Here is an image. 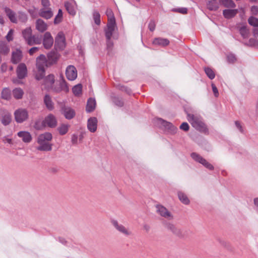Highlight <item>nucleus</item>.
<instances>
[{
	"label": "nucleus",
	"mask_w": 258,
	"mask_h": 258,
	"mask_svg": "<svg viewBox=\"0 0 258 258\" xmlns=\"http://www.w3.org/2000/svg\"><path fill=\"white\" fill-rule=\"evenodd\" d=\"M187 9L186 8H179L176 9L175 11L184 14L187 13Z\"/></svg>",
	"instance_id": "bf43d9fd"
},
{
	"label": "nucleus",
	"mask_w": 258,
	"mask_h": 258,
	"mask_svg": "<svg viewBox=\"0 0 258 258\" xmlns=\"http://www.w3.org/2000/svg\"><path fill=\"white\" fill-rule=\"evenodd\" d=\"M38 50H39V47H33L31 48L29 50V53L30 55H33L34 53H35L36 52H37Z\"/></svg>",
	"instance_id": "6e6d98bb"
},
{
	"label": "nucleus",
	"mask_w": 258,
	"mask_h": 258,
	"mask_svg": "<svg viewBox=\"0 0 258 258\" xmlns=\"http://www.w3.org/2000/svg\"><path fill=\"white\" fill-rule=\"evenodd\" d=\"M16 73L19 79H22L25 78L27 74V69L26 64L24 63H20L17 67Z\"/></svg>",
	"instance_id": "1a4fd4ad"
},
{
	"label": "nucleus",
	"mask_w": 258,
	"mask_h": 258,
	"mask_svg": "<svg viewBox=\"0 0 258 258\" xmlns=\"http://www.w3.org/2000/svg\"><path fill=\"white\" fill-rule=\"evenodd\" d=\"M66 38L62 32L58 33L55 38V47L56 49L63 50L66 47Z\"/></svg>",
	"instance_id": "20e7f679"
},
{
	"label": "nucleus",
	"mask_w": 258,
	"mask_h": 258,
	"mask_svg": "<svg viewBox=\"0 0 258 258\" xmlns=\"http://www.w3.org/2000/svg\"><path fill=\"white\" fill-rule=\"evenodd\" d=\"M17 135L25 143H30L32 139L31 135L28 132L21 131L18 133Z\"/></svg>",
	"instance_id": "aec40b11"
},
{
	"label": "nucleus",
	"mask_w": 258,
	"mask_h": 258,
	"mask_svg": "<svg viewBox=\"0 0 258 258\" xmlns=\"http://www.w3.org/2000/svg\"><path fill=\"white\" fill-rule=\"evenodd\" d=\"M53 38L49 32L45 33L43 36V44L45 49H50L53 44Z\"/></svg>",
	"instance_id": "0eeeda50"
},
{
	"label": "nucleus",
	"mask_w": 258,
	"mask_h": 258,
	"mask_svg": "<svg viewBox=\"0 0 258 258\" xmlns=\"http://www.w3.org/2000/svg\"><path fill=\"white\" fill-rule=\"evenodd\" d=\"M82 87L81 84H78L73 88V92L76 96L80 95L82 93Z\"/></svg>",
	"instance_id": "79ce46f5"
},
{
	"label": "nucleus",
	"mask_w": 258,
	"mask_h": 258,
	"mask_svg": "<svg viewBox=\"0 0 258 258\" xmlns=\"http://www.w3.org/2000/svg\"><path fill=\"white\" fill-rule=\"evenodd\" d=\"M41 42V39L38 36L33 35L32 36L28 39L27 43L29 45H33L35 44H39Z\"/></svg>",
	"instance_id": "393cba45"
},
{
	"label": "nucleus",
	"mask_w": 258,
	"mask_h": 258,
	"mask_svg": "<svg viewBox=\"0 0 258 258\" xmlns=\"http://www.w3.org/2000/svg\"><path fill=\"white\" fill-rule=\"evenodd\" d=\"M5 12L7 16L9 18L10 20L14 23H17V18L16 16V14L10 9L6 8L5 9Z\"/></svg>",
	"instance_id": "5701e85b"
},
{
	"label": "nucleus",
	"mask_w": 258,
	"mask_h": 258,
	"mask_svg": "<svg viewBox=\"0 0 258 258\" xmlns=\"http://www.w3.org/2000/svg\"><path fill=\"white\" fill-rule=\"evenodd\" d=\"M112 224L118 231L125 235L128 236L131 234V232L128 229L126 228L122 225L119 224L116 221L113 220Z\"/></svg>",
	"instance_id": "4468645a"
},
{
	"label": "nucleus",
	"mask_w": 258,
	"mask_h": 258,
	"mask_svg": "<svg viewBox=\"0 0 258 258\" xmlns=\"http://www.w3.org/2000/svg\"><path fill=\"white\" fill-rule=\"evenodd\" d=\"M23 36L26 41L31 36L32 30L31 28H27L22 31Z\"/></svg>",
	"instance_id": "58836bf2"
},
{
	"label": "nucleus",
	"mask_w": 258,
	"mask_h": 258,
	"mask_svg": "<svg viewBox=\"0 0 258 258\" xmlns=\"http://www.w3.org/2000/svg\"><path fill=\"white\" fill-rule=\"evenodd\" d=\"M13 34H14V30L13 29H11L6 36V39L8 41H10L13 40Z\"/></svg>",
	"instance_id": "603ef678"
},
{
	"label": "nucleus",
	"mask_w": 258,
	"mask_h": 258,
	"mask_svg": "<svg viewBox=\"0 0 258 258\" xmlns=\"http://www.w3.org/2000/svg\"><path fill=\"white\" fill-rule=\"evenodd\" d=\"M156 210L158 214L166 219L171 220L173 218L172 214L163 206L157 205Z\"/></svg>",
	"instance_id": "423d86ee"
},
{
	"label": "nucleus",
	"mask_w": 258,
	"mask_h": 258,
	"mask_svg": "<svg viewBox=\"0 0 258 258\" xmlns=\"http://www.w3.org/2000/svg\"><path fill=\"white\" fill-rule=\"evenodd\" d=\"M205 72L207 76L211 80L213 79L215 77V75L214 72V71L209 68H205Z\"/></svg>",
	"instance_id": "a18cd8bd"
},
{
	"label": "nucleus",
	"mask_w": 258,
	"mask_h": 258,
	"mask_svg": "<svg viewBox=\"0 0 258 258\" xmlns=\"http://www.w3.org/2000/svg\"><path fill=\"white\" fill-rule=\"evenodd\" d=\"M106 14L108 18V22H115L113 13L110 9H107Z\"/></svg>",
	"instance_id": "a19ab883"
},
{
	"label": "nucleus",
	"mask_w": 258,
	"mask_h": 258,
	"mask_svg": "<svg viewBox=\"0 0 258 258\" xmlns=\"http://www.w3.org/2000/svg\"><path fill=\"white\" fill-rule=\"evenodd\" d=\"M239 32L242 37L244 38L248 37L249 31L245 26L241 27L239 29Z\"/></svg>",
	"instance_id": "37998d69"
},
{
	"label": "nucleus",
	"mask_w": 258,
	"mask_h": 258,
	"mask_svg": "<svg viewBox=\"0 0 258 258\" xmlns=\"http://www.w3.org/2000/svg\"><path fill=\"white\" fill-rule=\"evenodd\" d=\"M113 46L112 42L110 41V40H107V46L108 47H111Z\"/></svg>",
	"instance_id": "774afa93"
},
{
	"label": "nucleus",
	"mask_w": 258,
	"mask_h": 258,
	"mask_svg": "<svg viewBox=\"0 0 258 258\" xmlns=\"http://www.w3.org/2000/svg\"><path fill=\"white\" fill-rule=\"evenodd\" d=\"M191 157L196 162H199L209 170H213L214 166L208 162L205 159L196 153H192L190 155Z\"/></svg>",
	"instance_id": "39448f33"
},
{
	"label": "nucleus",
	"mask_w": 258,
	"mask_h": 258,
	"mask_svg": "<svg viewBox=\"0 0 258 258\" xmlns=\"http://www.w3.org/2000/svg\"><path fill=\"white\" fill-rule=\"evenodd\" d=\"M178 197L179 200L184 204L188 205L189 204V200L187 198V196L181 191L178 192Z\"/></svg>",
	"instance_id": "473e14b6"
},
{
	"label": "nucleus",
	"mask_w": 258,
	"mask_h": 258,
	"mask_svg": "<svg viewBox=\"0 0 258 258\" xmlns=\"http://www.w3.org/2000/svg\"><path fill=\"white\" fill-rule=\"evenodd\" d=\"M62 18V12L61 10L59 9L58 10L57 15L55 16V17L54 18V23L55 24L59 23L61 21Z\"/></svg>",
	"instance_id": "49530a36"
},
{
	"label": "nucleus",
	"mask_w": 258,
	"mask_h": 258,
	"mask_svg": "<svg viewBox=\"0 0 258 258\" xmlns=\"http://www.w3.org/2000/svg\"><path fill=\"white\" fill-rule=\"evenodd\" d=\"M18 17L19 18V20L23 23H25L27 20V16L26 14L22 13V12H19L18 13Z\"/></svg>",
	"instance_id": "8fccbe9b"
},
{
	"label": "nucleus",
	"mask_w": 258,
	"mask_h": 258,
	"mask_svg": "<svg viewBox=\"0 0 258 258\" xmlns=\"http://www.w3.org/2000/svg\"><path fill=\"white\" fill-rule=\"evenodd\" d=\"M236 126L240 130V132H242V127L240 124V122L238 121H235V122Z\"/></svg>",
	"instance_id": "69168bd1"
},
{
	"label": "nucleus",
	"mask_w": 258,
	"mask_h": 258,
	"mask_svg": "<svg viewBox=\"0 0 258 258\" xmlns=\"http://www.w3.org/2000/svg\"><path fill=\"white\" fill-rule=\"evenodd\" d=\"M59 56L60 55L55 51L50 52L47 54L48 63L52 64L56 63L59 59Z\"/></svg>",
	"instance_id": "dca6fc26"
},
{
	"label": "nucleus",
	"mask_w": 258,
	"mask_h": 258,
	"mask_svg": "<svg viewBox=\"0 0 258 258\" xmlns=\"http://www.w3.org/2000/svg\"><path fill=\"white\" fill-rule=\"evenodd\" d=\"M93 19L95 24L97 25H99L101 23L100 21V15L98 12L95 11L93 14Z\"/></svg>",
	"instance_id": "c03bdc74"
},
{
	"label": "nucleus",
	"mask_w": 258,
	"mask_h": 258,
	"mask_svg": "<svg viewBox=\"0 0 258 258\" xmlns=\"http://www.w3.org/2000/svg\"><path fill=\"white\" fill-rule=\"evenodd\" d=\"M44 73L45 70L42 69V70H41L40 69H37V71L35 76L36 79L37 80L42 79L44 76Z\"/></svg>",
	"instance_id": "09e8293b"
},
{
	"label": "nucleus",
	"mask_w": 258,
	"mask_h": 258,
	"mask_svg": "<svg viewBox=\"0 0 258 258\" xmlns=\"http://www.w3.org/2000/svg\"><path fill=\"white\" fill-rule=\"evenodd\" d=\"M9 51L10 49L6 44L3 42L0 43V53H2L4 54H7Z\"/></svg>",
	"instance_id": "ea45409f"
},
{
	"label": "nucleus",
	"mask_w": 258,
	"mask_h": 258,
	"mask_svg": "<svg viewBox=\"0 0 258 258\" xmlns=\"http://www.w3.org/2000/svg\"><path fill=\"white\" fill-rule=\"evenodd\" d=\"M207 8L210 11H216L219 8L218 0H211L207 3Z\"/></svg>",
	"instance_id": "bb28decb"
},
{
	"label": "nucleus",
	"mask_w": 258,
	"mask_h": 258,
	"mask_svg": "<svg viewBox=\"0 0 258 258\" xmlns=\"http://www.w3.org/2000/svg\"><path fill=\"white\" fill-rule=\"evenodd\" d=\"M251 11L252 14L256 15L258 13V7L256 6H253L251 7Z\"/></svg>",
	"instance_id": "13d9d810"
},
{
	"label": "nucleus",
	"mask_w": 258,
	"mask_h": 258,
	"mask_svg": "<svg viewBox=\"0 0 258 258\" xmlns=\"http://www.w3.org/2000/svg\"><path fill=\"white\" fill-rule=\"evenodd\" d=\"M70 126L68 124H62L57 128L60 135H64L67 133Z\"/></svg>",
	"instance_id": "f704fd0d"
},
{
	"label": "nucleus",
	"mask_w": 258,
	"mask_h": 258,
	"mask_svg": "<svg viewBox=\"0 0 258 258\" xmlns=\"http://www.w3.org/2000/svg\"><path fill=\"white\" fill-rule=\"evenodd\" d=\"M44 102L49 110H52L54 108L53 103L51 97L48 95H46L44 98Z\"/></svg>",
	"instance_id": "c756f323"
},
{
	"label": "nucleus",
	"mask_w": 258,
	"mask_h": 258,
	"mask_svg": "<svg viewBox=\"0 0 258 258\" xmlns=\"http://www.w3.org/2000/svg\"><path fill=\"white\" fill-rule=\"evenodd\" d=\"M159 121L162 124V125L165 127L166 128H167L168 129H171L172 131H175L177 130V128L175 126H174L172 123H171L169 122L166 121L162 119H160Z\"/></svg>",
	"instance_id": "e433bc0d"
},
{
	"label": "nucleus",
	"mask_w": 258,
	"mask_h": 258,
	"mask_svg": "<svg viewBox=\"0 0 258 258\" xmlns=\"http://www.w3.org/2000/svg\"><path fill=\"white\" fill-rule=\"evenodd\" d=\"M48 26L42 20L39 19L36 22V29L40 32H43L47 29Z\"/></svg>",
	"instance_id": "6ab92c4d"
},
{
	"label": "nucleus",
	"mask_w": 258,
	"mask_h": 258,
	"mask_svg": "<svg viewBox=\"0 0 258 258\" xmlns=\"http://www.w3.org/2000/svg\"><path fill=\"white\" fill-rule=\"evenodd\" d=\"M11 90L7 88H4L2 92V97L6 100H9L11 98Z\"/></svg>",
	"instance_id": "c9c22d12"
},
{
	"label": "nucleus",
	"mask_w": 258,
	"mask_h": 258,
	"mask_svg": "<svg viewBox=\"0 0 258 258\" xmlns=\"http://www.w3.org/2000/svg\"><path fill=\"white\" fill-rule=\"evenodd\" d=\"M54 90L56 92H59L60 91H64L66 92L69 91V88L67 85V83L62 80L60 83H59V88L58 89H54Z\"/></svg>",
	"instance_id": "72a5a7b5"
},
{
	"label": "nucleus",
	"mask_w": 258,
	"mask_h": 258,
	"mask_svg": "<svg viewBox=\"0 0 258 258\" xmlns=\"http://www.w3.org/2000/svg\"><path fill=\"white\" fill-rule=\"evenodd\" d=\"M39 15L41 17L46 19H49L52 17L53 13L50 9L44 8L40 10Z\"/></svg>",
	"instance_id": "412c9836"
},
{
	"label": "nucleus",
	"mask_w": 258,
	"mask_h": 258,
	"mask_svg": "<svg viewBox=\"0 0 258 258\" xmlns=\"http://www.w3.org/2000/svg\"><path fill=\"white\" fill-rule=\"evenodd\" d=\"M253 35L255 37L258 38V28H254L253 30Z\"/></svg>",
	"instance_id": "338daca9"
},
{
	"label": "nucleus",
	"mask_w": 258,
	"mask_h": 258,
	"mask_svg": "<svg viewBox=\"0 0 258 258\" xmlns=\"http://www.w3.org/2000/svg\"><path fill=\"white\" fill-rule=\"evenodd\" d=\"M212 90H213V92L214 93L215 96L216 97H217L219 96V92H218V89L217 88L216 86L213 84H212Z\"/></svg>",
	"instance_id": "5fc2aeb1"
},
{
	"label": "nucleus",
	"mask_w": 258,
	"mask_h": 258,
	"mask_svg": "<svg viewBox=\"0 0 258 258\" xmlns=\"http://www.w3.org/2000/svg\"><path fill=\"white\" fill-rule=\"evenodd\" d=\"M0 119L5 125L9 124L11 121V114L8 111L0 110Z\"/></svg>",
	"instance_id": "9d476101"
},
{
	"label": "nucleus",
	"mask_w": 258,
	"mask_h": 258,
	"mask_svg": "<svg viewBox=\"0 0 258 258\" xmlns=\"http://www.w3.org/2000/svg\"><path fill=\"white\" fill-rule=\"evenodd\" d=\"M248 23L254 27H258V19L253 17H250L248 20Z\"/></svg>",
	"instance_id": "de8ad7c7"
},
{
	"label": "nucleus",
	"mask_w": 258,
	"mask_h": 258,
	"mask_svg": "<svg viewBox=\"0 0 258 258\" xmlns=\"http://www.w3.org/2000/svg\"><path fill=\"white\" fill-rule=\"evenodd\" d=\"M187 119L191 125L196 130L205 133L208 132L207 126L203 121L200 115L187 113Z\"/></svg>",
	"instance_id": "f03ea898"
},
{
	"label": "nucleus",
	"mask_w": 258,
	"mask_h": 258,
	"mask_svg": "<svg viewBox=\"0 0 258 258\" xmlns=\"http://www.w3.org/2000/svg\"><path fill=\"white\" fill-rule=\"evenodd\" d=\"M12 94L16 99H21L23 96L24 91L20 88H16L13 90Z\"/></svg>",
	"instance_id": "c85d7f7f"
},
{
	"label": "nucleus",
	"mask_w": 258,
	"mask_h": 258,
	"mask_svg": "<svg viewBox=\"0 0 258 258\" xmlns=\"http://www.w3.org/2000/svg\"><path fill=\"white\" fill-rule=\"evenodd\" d=\"M78 137L76 135H73L72 138V142L73 144H76L77 142Z\"/></svg>",
	"instance_id": "0e129e2a"
},
{
	"label": "nucleus",
	"mask_w": 258,
	"mask_h": 258,
	"mask_svg": "<svg viewBox=\"0 0 258 258\" xmlns=\"http://www.w3.org/2000/svg\"><path fill=\"white\" fill-rule=\"evenodd\" d=\"M14 115L16 121L18 123H22L28 118L27 110L23 108H19L16 110L15 111Z\"/></svg>",
	"instance_id": "7ed1b4c3"
},
{
	"label": "nucleus",
	"mask_w": 258,
	"mask_h": 258,
	"mask_svg": "<svg viewBox=\"0 0 258 258\" xmlns=\"http://www.w3.org/2000/svg\"><path fill=\"white\" fill-rule=\"evenodd\" d=\"M44 126L47 125L49 127H53L56 125L57 121L55 117L52 114H49L47 116L44 120L43 121Z\"/></svg>",
	"instance_id": "ddd939ff"
},
{
	"label": "nucleus",
	"mask_w": 258,
	"mask_h": 258,
	"mask_svg": "<svg viewBox=\"0 0 258 258\" xmlns=\"http://www.w3.org/2000/svg\"><path fill=\"white\" fill-rule=\"evenodd\" d=\"M66 75L67 79L70 81L75 80L77 77V71L74 66H69L67 68Z\"/></svg>",
	"instance_id": "6e6552de"
},
{
	"label": "nucleus",
	"mask_w": 258,
	"mask_h": 258,
	"mask_svg": "<svg viewBox=\"0 0 258 258\" xmlns=\"http://www.w3.org/2000/svg\"><path fill=\"white\" fill-rule=\"evenodd\" d=\"M65 7L68 13L74 16L76 14L75 8V3L66 2L65 3Z\"/></svg>",
	"instance_id": "cd10ccee"
},
{
	"label": "nucleus",
	"mask_w": 258,
	"mask_h": 258,
	"mask_svg": "<svg viewBox=\"0 0 258 258\" xmlns=\"http://www.w3.org/2000/svg\"><path fill=\"white\" fill-rule=\"evenodd\" d=\"M115 26V22H107V28L105 30V36L107 40L111 39Z\"/></svg>",
	"instance_id": "9b49d317"
},
{
	"label": "nucleus",
	"mask_w": 258,
	"mask_h": 258,
	"mask_svg": "<svg viewBox=\"0 0 258 258\" xmlns=\"http://www.w3.org/2000/svg\"><path fill=\"white\" fill-rule=\"evenodd\" d=\"M54 83V76L49 75L44 79V85L46 89L52 88Z\"/></svg>",
	"instance_id": "a211bd4d"
},
{
	"label": "nucleus",
	"mask_w": 258,
	"mask_h": 258,
	"mask_svg": "<svg viewBox=\"0 0 258 258\" xmlns=\"http://www.w3.org/2000/svg\"><path fill=\"white\" fill-rule=\"evenodd\" d=\"M165 227L172 231L173 233L176 235L180 234V230L178 229L174 224L171 223H166L165 224Z\"/></svg>",
	"instance_id": "2f4dec72"
},
{
	"label": "nucleus",
	"mask_w": 258,
	"mask_h": 258,
	"mask_svg": "<svg viewBox=\"0 0 258 258\" xmlns=\"http://www.w3.org/2000/svg\"><path fill=\"white\" fill-rule=\"evenodd\" d=\"M97 119L95 117H91L88 120L87 127L92 133L95 132L97 130Z\"/></svg>",
	"instance_id": "2eb2a0df"
},
{
	"label": "nucleus",
	"mask_w": 258,
	"mask_h": 258,
	"mask_svg": "<svg viewBox=\"0 0 258 258\" xmlns=\"http://www.w3.org/2000/svg\"><path fill=\"white\" fill-rule=\"evenodd\" d=\"M238 13L236 9H226L223 12V14L226 19H231L234 17Z\"/></svg>",
	"instance_id": "b1692460"
},
{
	"label": "nucleus",
	"mask_w": 258,
	"mask_h": 258,
	"mask_svg": "<svg viewBox=\"0 0 258 258\" xmlns=\"http://www.w3.org/2000/svg\"><path fill=\"white\" fill-rule=\"evenodd\" d=\"M48 63L45 55L41 54L36 59L37 69L45 70V67L47 66Z\"/></svg>",
	"instance_id": "f8f14e48"
},
{
	"label": "nucleus",
	"mask_w": 258,
	"mask_h": 258,
	"mask_svg": "<svg viewBox=\"0 0 258 258\" xmlns=\"http://www.w3.org/2000/svg\"><path fill=\"white\" fill-rule=\"evenodd\" d=\"M22 52L19 49H16L13 51L12 55V61L14 63H17L21 61L22 58Z\"/></svg>",
	"instance_id": "4be33fe9"
},
{
	"label": "nucleus",
	"mask_w": 258,
	"mask_h": 258,
	"mask_svg": "<svg viewBox=\"0 0 258 258\" xmlns=\"http://www.w3.org/2000/svg\"><path fill=\"white\" fill-rule=\"evenodd\" d=\"M236 60L235 56L233 54H229L227 55V60L229 63H233Z\"/></svg>",
	"instance_id": "3c124183"
},
{
	"label": "nucleus",
	"mask_w": 258,
	"mask_h": 258,
	"mask_svg": "<svg viewBox=\"0 0 258 258\" xmlns=\"http://www.w3.org/2000/svg\"><path fill=\"white\" fill-rule=\"evenodd\" d=\"M8 65L6 63H4L1 65V70L3 72H5L8 70Z\"/></svg>",
	"instance_id": "052dcab7"
},
{
	"label": "nucleus",
	"mask_w": 258,
	"mask_h": 258,
	"mask_svg": "<svg viewBox=\"0 0 258 258\" xmlns=\"http://www.w3.org/2000/svg\"><path fill=\"white\" fill-rule=\"evenodd\" d=\"M220 2L227 8H234L235 4L232 0H220Z\"/></svg>",
	"instance_id": "4c0bfd02"
},
{
	"label": "nucleus",
	"mask_w": 258,
	"mask_h": 258,
	"mask_svg": "<svg viewBox=\"0 0 258 258\" xmlns=\"http://www.w3.org/2000/svg\"><path fill=\"white\" fill-rule=\"evenodd\" d=\"M41 2H42V5L44 7H48L49 6V2L48 0H42Z\"/></svg>",
	"instance_id": "680f3d73"
},
{
	"label": "nucleus",
	"mask_w": 258,
	"mask_h": 258,
	"mask_svg": "<svg viewBox=\"0 0 258 258\" xmlns=\"http://www.w3.org/2000/svg\"><path fill=\"white\" fill-rule=\"evenodd\" d=\"M3 142L4 143H9L10 144H12V139L8 138H6V137H4V138Z\"/></svg>",
	"instance_id": "e2e57ef3"
},
{
	"label": "nucleus",
	"mask_w": 258,
	"mask_h": 258,
	"mask_svg": "<svg viewBox=\"0 0 258 258\" xmlns=\"http://www.w3.org/2000/svg\"><path fill=\"white\" fill-rule=\"evenodd\" d=\"M52 135L49 133H45L40 135L37 138L39 146L37 149L42 151H49L52 149V145L50 142L52 140Z\"/></svg>",
	"instance_id": "f257e3e1"
},
{
	"label": "nucleus",
	"mask_w": 258,
	"mask_h": 258,
	"mask_svg": "<svg viewBox=\"0 0 258 258\" xmlns=\"http://www.w3.org/2000/svg\"><path fill=\"white\" fill-rule=\"evenodd\" d=\"M189 128V125L187 122H183L180 126V128L184 131H188Z\"/></svg>",
	"instance_id": "864d4df0"
},
{
	"label": "nucleus",
	"mask_w": 258,
	"mask_h": 258,
	"mask_svg": "<svg viewBox=\"0 0 258 258\" xmlns=\"http://www.w3.org/2000/svg\"><path fill=\"white\" fill-rule=\"evenodd\" d=\"M155 26L156 25L155 22L154 21H152L149 24L148 27L150 31H153L155 29Z\"/></svg>",
	"instance_id": "4d7b16f0"
},
{
	"label": "nucleus",
	"mask_w": 258,
	"mask_h": 258,
	"mask_svg": "<svg viewBox=\"0 0 258 258\" xmlns=\"http://www.w3.org/2000/svg\"><path fill=\"white\" fill-rule=\"evenodd\" d=\"M62 113L68 119L73 118L75 115V111L70 107H64L62 108Z\"/></svg>",
	"instance_id": "f3484780"
},
{
	"label": "nucleus",
	"mask_w": 258,
	"mask_h": 258,
	"mask_svg": "<svg viewBox=\"0 0 258 258\" xmlns=\"http://www.w3.org/2000/svg\"><path fill=\"white\" fill-rule=\"evenodd\" d=\"M153 43L155 45L166 46L169 44V41L166 38H157L154 39Z\"/></svg>",
	"instance_id": "a878e982"
},
{
	"label": "nucleus",
	"mask_w": 258,
	"mask_h": 258,
	"mask_svg": "<svg viewBox=\"0 0 258 258\" xmlns=\"http://www.w3.org/2000/svg\"><path fill=\"white\" fill-rule=\"evenodd\" d=\"M96 102L95 99L89 98L87 101L86 111L88 112H92L95 109Z\"/></svg>",
	"instance_id": "7c9ffc66"
}]
</instances>
